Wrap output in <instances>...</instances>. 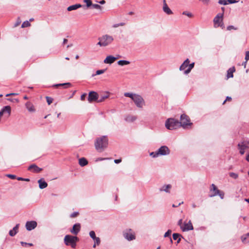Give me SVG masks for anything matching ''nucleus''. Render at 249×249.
<instances>
[{
    "label": "nucleus",
    "instance_id": "4d7b16f0",
    "mask_svg": "<svg viewBox=\"0 0 249 249\" xmlns=\"http://www.w3.org/2000/svg\"><path fill=\"white\" fill-rule=\"evenodd\" d=\"M18 95V93H9V94H7L6 95V97H8V96H12V95Z\"/></svg>",
    "mask_w": 249,
    "mask_h": 249
},
{
    "label": "nucleus",
    "instance_id": "6e6552de",
    "mask_svg": "<svg viewBox=\"0 0 249 249\" xmlns=\"http://www.w3.org/2000/svg\"><path fill=\"white\" fill-rule=\"evenodd\" d=\"M179 123L180 126H182L184 128H186L188 125H191L192 124L190 123L189 117L184 114L180 116V120Z\"/></svg>",
    "mask_w": 249,
    "mask_h": 249
},
{
    "label": "nucleus",
    "instance_id": "7ed1b4c3",
    "mask_svg": "<svg viewBox=\"0 0 249 249\" xmlns=\"http://www.w3.org/2000/svg\"><path fill=\"white\" fill-rule=\"evenodd\" d=\"M99 42L97 45L101 47H105L110 45L114 41V37L107 34L104 35L98 38Z\"/></svg>",
    "mask_w": 249,
    "mask_h": 249
},
{
    "label": "nucleus",
    "instance_id": "cd10ccee",
    "mask_svg": "<svg viewBox=\"0 0 249 249\" xmlns=\"http://www.w3.org/2000/svg\"><path fill=\"white\" fill-rule=\"evenodd\" d=\"M88 163V162L87 160L84 158H82L79 160V164L81 166H84L87 165Z\"/></svg>",
    "mask_w": 249,
    "mask_h": 249
},
{
    "label": "nucleus",
    "instance_id": "09e8293b",
    "mask_svg": "<svg viewBox=\"0 0 249 249\" xmlns=\"http://www.w3.org/2000/svg\"><path fill=\"white\" fill-rule=\"evenodd\" d=\"M78 212H74L71 214V217L72 218L75 217L78 215Z\"/></svg>",
    "mask_w": 249,
    "mask_h": 249
},
{
    "label": "nucleus",
    "instance_id": "bb28decb",
    "mask_svg": "<svg viewBox=\"0 0 249 249\" xmlns=\"http://www.w3.org/2000/svg\"><path fill=\"white\" fill-rule=\"evenodd\" d=\"M71 84L70 83H65L62 84H58L54 85L53 86L54 87H57L58 86H62L64 89H67L71 86Z\"/></svg>",
    "mask_w": 249,
    "mask_h": 249
},
{
    "label": "nucleus",
    "instance_id": "aec40b11",
    "mask_svg": "<svg viewBox=\"0 0 249 249\" xmlns=\"http://www.w3.org/2000/svg\"><path fill=\"white\" fill-rule=\"evenodd\" d=\"M137 117L136 116L128 115L124 118V120L128 123H132L136 120Z\"/></svg>",
    "mask_w": 249,
    "mask_h": 249
},
{
    "label": "nucleus",
    "instance_id": "4be33fe9",
    "mask_svg": "<svg viewBox=\"0 0 249 249\" xmlns=\"http://www.w3.org/2000/svg\"><path fill=\"white\" fill-rule=\"evenodd\" d=\"M189 63H190V60H189V59L188 58L186 59L180 66L179 70L180 71L185 70V69L187 67H188V66Z\"/></svg>",
    "mask_w": 249,
    "mask_h": 249
},
{
    "label": "nucleus",
    "instance_id": "6ab92c4d",
    "mask_svg": "<svg viewBox=\"0 0 249 249\" xmlns=\"http://www.w3.org/2000/svg\"><path fill=\"white\" fill-rule=\"evenodd\" d=\"M163 10L165 13H166L168 15H171L173 14L172 11L169 8L167 3H166L165 0H163Z\"/></svg>",
    "mask_w": 249,
    "mask_h": 249
},
{
    "label": "nucleus",
    "instance_id": "864d4df0",
    "mask_svg": "<svg viewBox=\"0 0 249 249\" xmlns=\"http://www.w3.org/2000/svg\"><path fill=\"white\" fill-rule=\"evenodd\" d=\"M245 59L246 61L249 60V51H247L246 53Z\"/></svg>",
    "mask_w": 249,
    "mask_h": 249
},
{
    "label": "nucleus",
    "instance_id": "49530a36",
    "mask_svg": "<svg viewBox=\"0 0 249 249\" xmlns=\"http://www.w3.org/2000/svg\"><path fill=\"white\" fill-rule=\"evenodd\" d=\"M171 231L170 230H168L167 232H166L164 235V237H167L169 236L171 233Z\"/></svg>",
    "mask_w": 249,
    "mask_h": 249
},
{
    "label": "nucleus",
    "instance_id": "3c124183",
    "mask_svg": "<svg viewBox=\"0 0 249 249\" xmlns=\"http://www.w3.org/2000/svg\"><path fill=\"white\" fill-rule=\"evenodd\" d=\"M201 1L204 4L208 5L209 3V0H199Z\"/></svg>",
    "mask_w": 249,
    "mask_h": 249
},
{
    "label": "nucleus",
    "instance_id": "2f4dec72",
    "mask_svg": "<svg viewBox=\"0 0 249 249\" xmlns=\"http://www.w3.org/2000/svg\"><path fill=\"white\" fill-rule=\"evenodd\" d=\"M25 106H26V108L28 109V110L29 111H30V112L34 111L35 109L34 108V107L31 103H30V102L26 103L25 104Z\"/></svg>",
    "mask_w": 249,
    "mask_h": 249
},
{
    "label": "nucleus",
    "instance_id": "6e6d98bb",
    "mask_svg": "<svg viewBox=\"0 0 249 249\" xmlns=\"http://www.w3.org/2000/svg\"><path fill=\"white\" fill-rule=\"evenodd\" d=\"M86 95H87V94H86V93H84V94H83L81 96V97H80L81 100L82 101L84 100H85V97H86Z\"/></svg>",
    "mask_w": 249,
    "mask_h": 249
},
{
    "label": "nucleus",
    "instance_id": "20e7f679",
    "mask_svg": "<svg viewBox=\"0 0 249 249\" xmlns=\"http://www.w3.org/2000/svg\"><path fill=\"white\" fill-rule=\"evenodd\" d=\"M79 241V238L77 236H72L71 235H66L64 239V241L66 245H71L72 248L76 246V243Z\"/></svg>",
    "mask_w": 249,
    "mask_h": 249
},
{
    "label": "nucleus",
    "instance_id": "052dcab7",
    "mask_svg": "<svg viewBox=\"0 0 249 249\" xmlns=\"http://www.w3.org/2000/svg\"><path fill=\"white\" fill-rule=\"evenodd\" d=\"M121 159H117V160H114V162L115 163H119L120 162H121Z\"/></svg>",
    "mask_w": 249,
    "mask_h": 249
},
{
    "label": "nucleus",
    "instance_id": "c85d7f7f",
    "mask_svg": "<svg viewBox=\"0 0 249 249\" xmlns=\"http://www.w3.org/2000/svg\"><path fill=\"white\" fill-rule=\"evenodd\" d=\"M194 66H195V63L193 62L191 64H189L188 66V69L184 71V74H188L192 70V69L194 67Z\"/></svg>",
    "mask_w": 249,
    "mask_h": 249
},
{
    "label": "nucleus",
    "instance_id": "37998d69",
    "mask_svg": "<svg viewBox=\"0 0 249 249\" xmlns=\"http://www.w3.org/2000/svg\"><path fill=\"white\" fill-rule=\"evenodd\" d=\"M21 21L19 18H18L17 19L16 22H15L14 24V27H16L18 26L21 23Z\"/></svg>",
    "mask_w": 249,
    "mask_h": 249
},
{
    "label": "nucleus",
    "instance_id": "603ef678",
    "mask_svg": "<svg viewBox=\"0 0 249 249\" xmlns=\"http://www.w3.org/2000/svg\"><path fill=\"white\" fill-rule=\"evenodd\" d=\"M227 30H231L232 29H233V30H236V28H235L232 25H230V26H229L227 27Z\"/></svg>",
    "mask_w": 249,
    "mask_h": 249
},
{
    "label": "nucleus",
    "instance_id": "c756f323",
    "mask_svg": "<svg viewBox=\"0 0 249 249\" xmlns=\"http://www.w3.org/2000/svg\"><path fill=\"white\" fill-rule=\"evenodd\" d=\"M130 63V61L124 60H120L117 62L118 65L121 66L129 65Z\"/></svg>",
    "mask_w": 249,
    "mask_h": 249
},
{
    "label": "nucleus",
    "instance_id": "72a5a7b5",
    "mask_svg": "<svg viewBox=\"0 0 249 249\" xmlns=\"http://www.w3.org/2000/svg\"><path fill=\"white\" fill-rule=\"evenodd\" d=\"M94 244L93 245V248H95L96 245H99L100 244V239L99 237H96L94 240Z\"/></svg>",
    "mask_w": 249,
    "mask_h": 249
},
{
    "label": "nucleus",
    "instance_id": "a18cd8bd",
    "mask_svg": "<svg viewBox=\"0 0 249 249\" xmlns=\"http://www.w3.org/2000/svg\"><path fill=\"white\" fill-rule=\"evenodd\" d=\"M46 100L49 105H50L53 102V99L50 97H46Z\"/></svg>",
    "mask_w": 249,
    "mask_h": 249
},
{
    "label": "nucleus",
    "instance_id": "0eeeda50",
    "mask_svg": "<svg viewBox=\"0 0 249 249\" xmlns=\"http://www.w3.org/2000/svg\"><path fill=\"white\" fill-rule=\"evenodd\" d=\"M223 20V13H218L213 19L214 27L217 28L221 27L222 28H224Z\"/></svg>",
    "mask_w": 249,
    "mask_h": 249
},
{
    "label": "nucleus",
    "instance_id": "5701e85b",
    "mask_svg": "<svg viewBox=\"0 0 249 249\" xmlns=\"http://www.w3.org/2000/svg\"><path fill=\"white\" fill-rule=\"evenodd\" d=\"M38 183H39V187L41 189H44L47 187L48 184L44 180H43L42 178L38 180Z\"/></svg>",
    "mask_w": 249,
    "mask_h": 249
},
{
    "label": "nucleus",
    "instance_id": "de8ad7c7",
    "mask_svg": "<svg viewBox=\"0 0 249 249\" xmlns=\"http://www.w3.org/2000/svg\"><path fill=\"white\" fill-rule=\"evenodd\" d=\"M6 176L8 178H10L11 179H15L16 178V176L15 175H12V174H7L6 175Z\"/></svg>",
    "mask_w": 249,
    "mask_h": 249
},
{
    "label": "nucleus",
    "instance_id": "f257e3e1",
    "mask_svg": "<svg viewBox=\"0 0 249 249\" xmlns=\"http://www.w3.org/2000/svg\"><path fill=\"white\" fill-rule=\"evenodd\" d=\"M124 96L130 98L138 108H142L145 105L144 100L139 94L130 92H125Z\"/></svg>",
    "mask_w": 249,
    "mask_h": 249
},
{
    "label": "nucleus",
    "instance_id": "c9c22d12",
    "mask_svg": "<svg viewBox=\"0 0 249 249\" xmlns=\"http://www.w3.org/2000/svg\"><path fill=\"white\" fill-rule=\"evenodd\" d=\"M30 25H31V24L28 21H25L22 23V24L21 25V27L22 28L27 27L30 26Z\"/></svg>",
    "mask_w": 249,
    "mask_h": 249
},
{
    "label": "nucleus",
    "instance_id": "ddd939ff",
    "mask_svg": "<svg viewBox=\"0 0 249 249\" xmlns=\"http://www.w3.org/2000/svg\"><path fill=\"white\" fill-rule=\"evenodd\" d=\"M237 146L241 155L244 154L245 150L249 148V146H247V144L245 142H242L238 144Z\"/></svg>",
    "mask_w": 249,
    "mask_h": 249
},
{
    "label": "nucleus",
    "instance_id": "a19ab883",
    "mask_svg": "<svg viewBox=\"0 0 249 249\" xmlns=\"http://www.w3.org/2000/svg\"><path fill=\"white\" fill-rule=\"evenodd\" d=\"M182 14L184 15L187 16V17H188L189 18H192L193 17V14L191 13L187 12V11H184L182 13Z\"/></svg>",
    "mask_w": 249,
    "mask_h": 249
},
{
    "label": "nucleus",
    "instance_id": "dca6fc26",
    "mask_svg": "<svg viewBox=\"0 0 249 249\" xmlns=\"http://www.w3.org/2000/svg\"><path fill=\"white\" fill-rule=\"evenodd\" d=\"M117 58L118 57H115L112 55H108L107 56L104 60V63L105 64H111L114 63Z\"/></svg>",
    "mask_w": 249,
    "mask_h": 249
},
{
    "label": "nucleus",
    "instance_id": "8fccbe9b",
    "mask_svg": "<svg viewBox=\"0 0 249 249\" xmlns=\"http://www.w3.org/2000/svg\"><path fill=\"white\" fill-rule=\"evenodd\" d=\"M17 179L18 180H24V181H29L30 180V179L29 178H23L21 177H18L17 178Z\"/></svg>",
    "mask_w": 249,
    "mask_h": 249
},
{
    "label": "nucleus",
    "instance_id": "4468645a",
    "mask_svg": "<svg viewBox=\"0 0 249 249\" xmlns=\"http://www.w3.org/2000/svg\"><path fill=\"white\" fill-rule=\"evenodd\" d=\"M25 226L27 230L31 231L36 228L37 223L35 221H27Z\"/></svg>",
    "mask_w": 249,
    "mask_h": 249
},
{
    "label": "nucleus",
    "instance_id": "9d476101",
    "mask_svg": "<svg viewBox=\"0 0 249 249\" xmlns=\"http://www.w3.org/2000/svg\"><path fill=\"white\" fill-rule=\"evenodd\" d=\"M98 98L99 95L96 92L92 91L89 92L88 98V100L89 103H91L95 101L97 102Z\"/></svg>",
    "mask_w": 249,
    "mask_h": 249
},
{
    "label": "nucleus",
    "instance_id": "9b49d317",
    "mask_svg": "<svg viewBox=\"0 0 249 249\" xmlns=\"http://www.w3.org/2000/svg\"><path fill=\"white\" fill-rule=\"evenodd\" d=\"M159 156H165L170 154V150L166 146H161L158 150Z\"/></svg>",
    "mask_w": 249,
    "mask_h": 249
},
{
    "label": "nucleus",
    "instance_id": "f8f14e48",
    "mask_svg": "<svg viewBox=\"0 0 249 249\" xmlns=\"http://www.w3.org/2000/svg\"><path fill=\"white\" fill-rule=\"evenodd\" d=\"M11 113V107L9 106L4 107L0 111V118L2 115H5L9 117Z\"/></svg>",
    "mask_w": 249,
    "mask_h": 249
},
{
    "label": "nucleus",
    "instance_id": "a878e982",
    "mask_svg": "<svg viewBox=\"0 0 249 249\" xmlns=\"http://www.w3.org/2000/svg\"><path fill=\"white\" fill-rule=\"evenodd\" d=\"M19 224H18L13 229V230L9 231V235L11 236H14L17 233L18 229Z\"/></svg>",
    "mask_w": 249,
    "mask_h": 249
},
{
    "label": "nucleus",
    "instance_id": "412c9836",
    "mask_svg": "<svg viewBox=\"0 0 249 249\" xmlns=\"http://www.w3.org/2000/svg\"><path fill=\"white\" fill-rule=\"evenodd\" d=\"M172 188V186L170 184L164 185L159 189L160 191H164L166 193L170 192V189Z\"/></svg>",
    "mask_w": 249,
    "mask_h": 249
},
{
    "label": "nucleus",
    "instance_id": "4c0bfd02",
    "mask_svg": "<svg viewBox=\"0 0 249 249\" xmlns=\"http://www.w3.org/2000/svg\"><path fill=\"white\" fill-rule=\"evenodd\" d=\"M105 71H106V70H97L96 71V73L95 74H93L92 76H94L96 75H100V74H103L105 72Z\"/></svg>",
    "mask_w": 249,
    "mask_h": 249
},
{
    "label": "nucleus",
    "instance_id": "680f3d73",
    "mask_svg": "<svg viewBox=\"0 0 249 249\" xmlns=\"http://www.w3.org/2000/svg\"><path fill=\"white\" fill-rule=\"evenodd\" d=\"M231 100V97H228H228H227V98H226V100H225V101H224V102H223V104H225V102H226V101H227V100H228V101H230V100Z\"/></svg>",
    "mask_w": 249,
    "mask_h": 249
},
{
    "label": "nucleus",
    "instance_id": "a211bd4d",
    "mask_svg": "<svg viewBox=\"0 0 249 249\" xmlns=\"http://www.w3.org/2000/svg\"><path fill=\"white\" fill-rule=\"evenodd\" d=\"M181 229H182V231H183L193 230V226L192 225L191 221L190 220L188 222V223H184V227H181Z\"/></svg>",
    "mask_w": 249,
    "mask_h": 249
},
{
    "label": "nucleus",
    "instance_id": "f704fd0d",
    "mask_svg": "<svg viewBox=\"0 0 249 249\" xmlns=\"http://www.w3.org/2000/svg\"><path fill=\"white\" fill-rule=\"evenodd\" d=\"M229 176L234 179H237L238 178V175L233 172H230Z\"/></svg>",
    "mask_w": 249,
    "mask_h": 249
},
{
    "label": "nucleus",
    "instance_id": "2eb2a0df",
    "mask_svg": "<svg viewBox=\"0 0 249 249\" xmlns=\"http://www.w3.org/2000/svg\"><path fill=\"white\" fill-rule=\"evenodd\" d=\"M81 226L79 223H76L73 226L72 229L71 230V233L77 235L80 231Z\"/></svg>",
    "mask_w": 249,
    "mask_h": 249
},
{
    "label": "nucleus",
    "instance_id": "338daca9",
    "mask_svg": "<svg viewBox=\"0 0 249 249\" xmlns=\"http://www.w3.org/2000/svg\"><path fill=\"white\" fill-rule=\"evenodd\" d=\"M68 42V39H64L63 40V44H65L66 43H67Z\"/></svg>",
    "mask_w": 249,
    "mask_h": 249
},
{
    "label": "nucleus",
    "instance_id": "1a4fd4ad",
    "mask_svg": "<svg viewBox=\"0 0 249 249\" xmlns=\"http://www.w3.org/2000/svg\"><path fill=\"white\" fill-rule=\"evenodd\" d=\"M123 235L125 239L128 241H132L136 238L134 232L131 229L125 231L123 233Z\"/></svg>",
    "mask_w": 249,
    "mask_h": 249
},
{
    "label": "nucleus",
    "instance_id": "58836bf2",
    "mask_svg": "<svg viewBox=\"0 0 249 249\" xmlns=\"http://www.w3.org/2000/svg\"><path fill=\"white\" fill-rule=\"evenodd\" d=\"M90 237L93 239L94 240L97 237H96L95 233L94 231H90L89 233Z\"/></svg>",
    "mask_w": 249,
    "mask_h": 249
},
{
    "label": "nucleus",
    "instance_id": "e2e57ef3",
    "mask_svg": "<svg viewBox=\"0 0 249 249\" xmlns=\"http://www.w3.org/2000/svg\"><path fill=\"white\" fill-rule=\"evenodd\" d=\"M183 202H181V203H179L178 205H176L175 204H173L172 205V207H177L178 206H179L180 205H181V204H183Z\"/></svg>",
    "mask_w": 249,
    "mask_h": 249
},
{
    "label": "nucleus",
    "instance_id": "5fc2aeb1",
    "mask_svg": "<svg viewBox=\"0 0 249 249\" xmlns=\"http://www.w3.org/2000/svg\"><path fill=\"white\" fill-rule=\"evenodd\" d=\"M227 2L229 3L232 4L237 2V1H236V0H227Z\"/></svg>",
    "mask_w": 249,
    "mask_h": 249
},
{
    "label": "nucleus",
    "instance_id": "473e14b6",
    "mask_svg": "<svg viewBox=\"0 0 249 249\" xmlns=\"http://www.w3.org/2000/svg\"><path fill=\"white\" fill-rule=\"evenodd\" d=\"M181 235L179 233H174L173 234V238L174 240H177V243H179L180 241V237Z\"/></svg>",
    "mask_w": 249,
    "mask_h": 249
},
{
    "label": "nucleus",
    "instance_id": "b1692460",
    "mask_svg": "<svg viewBox=\"0 0 249 249\" xmlns=\"http://www.w3.org/2000/svg\"><path fill=\"white\" fill-rule=\"evenodd\" d=\"M235 69L234 67L230 68L227 71V79L232 78L233 76V73L235 71Z\"/></svg>",
    "mask_w": 249,
    "mask_h": 249
},
{
    "label": "nucleus",
    "instance_id": "7c9ffc66",
    "mask_svg": "<svg viewBox=\"0 0 249 249\" xmlns=\"http://www.w3.org/2000/svg\"><path fill=\"white\" fill-rule=\"evenodd\" d=\"M109 92H107L105 95L101 96L99 99H98L97 102L101 103L105 101V99H107L109 97Z\"/></svg>",
    "mask_w": 249,
    "mask_h": 249
},
{
    "label": "nucleus",
    "instance_id": "393cba45",
    "mask_svg": "<svg viewBox=\"0 0 249 249\" xmlns=\"http://www.w3.org/2000/svg\"><path fill=\"white\" fill-rule=\"evenodd\" d=\"M81 7H82V5H81L80 4H76L69 6L67 8V10L69 11H71L72 10H76L77 9L80 8Z\"/></svg>",
    "mask_w": 249,
    "mask_h": 249
},
{
    "label": "nucleus",
    "instance_id": "f03ea898",
    "mask_svg": "<svg viewBox=\"0 0 249 249\" xmlns=\"http://www.w3.org/2000/svg\"><path fill=\"white\" fill-rule=\"evenodd\" d=\"M107 145L108 139L106 136L97 138L95 142V149L100 152H103Z\"/></svg>",
    "mask_w": 249,
    "mask_h": 249
},
{
    "label": "nucleus",
    "instance_id": "e433bc0d",
    "mask_svg": "<svg viewBox=\"0 0 249 249\" xmlns=\"http://www.w3.org/2000/svg\"><path fill=\"white\" fill-rule=\"evenodd\" d=\"M91 6L93 9H98V10L102 9V7L100 5L97 4H92V5Z\"/></svg>",
    "mask_w": 249,
    "mask_h": 249
},
{
    "label": "nucleus",
    "instance_id": "bf43d9fd",
    "mask_svg": "<svg viewBox=\"0 0 249 249\" xmlns=\"http://www.w3.org/2000/svg\"><path fill=\"white\" fill-rule=\"evenodd\" d=\"M247 238V236H246V235H245L244 236H242V237H241L242 241L243 242H245Z\"/></svg>",
    "mask_w": 249,
    "mask_h": 249
},
{
    "label": "nucleus",
    "instance_id": "39448f33",
    "mask_svg": "<svg viewBox=\"0 0 249 249\" xmlns=\"http://www.w3.org/2000/svg\"><path fill=\"white\" fill-rule=\"evenodd\" d=\"M165 126L168 129L173 130L179 127L180 124L178 120L173 118H169L165 122Z\"/></svg>",
    "mask_w": 249,
    "mask_h": 249
},
{
    "label": "nucleus",
    "instance_id": "423d86ee",
    "mask_svg": "<svg viewBox=\"0 0 249 249\" xmlns=\"http://www.w3.org/2000/svg\"><path fill=\"white\" fill-rule=\"evenodd\" d=\"M210 191V192L212 193V194L210 195V197H213L216 196H219L221 199L224 198L225 195L224 192L218 190L217 187L214 184H212L211 185Z\"/></svg>",
    "mask_w": 249,
    "mask_h": 249
},
{
    "label": "nucleus",
    "instance_id": "f3484780",
    "mask_svg": "<svg viewBox=\"0 0 249 249\" xmlns=\"http://www.w3.org/2000/svg\"><path fill=\"white\" fill-rule=\"evenodd\" d=\"M28 170L34 173H39L42 170V169L38 167L36 164H33L28 167Z\"/></svg>",
    "mask_w": 249,
    "mask_h": 249
},
{
    "label": "nucleus",
    "instance_id": "79ce46f5",
    "mask_svg": "<svg viewBox=\"0 0 249 249\" xmlns=\"http://www.w3.org/2000/svg\"><path fill=\"white\" fill-rule=\"evenodd\" d=\"M150 155L151 156H152L153 158H156V157H158L159 156V154H158V151H156V152H151L150 154Z\"/></svg>",
    "mask_w": 249,
    "mask_h": 249
},
{
    "label": "nucleus",
    "instance_id": "69168bd1",
    "mask_svg": "<svg viewBox=\"0 0 249 249\" xmlns=\"http://www.w3.org/2000/svg\"><path fill=\"white\" fill-rule=\"evenodd\" d=\"M21 244L22 246H24L27 245L28 243H27L26 242H21Z\"/></svg>",
    "mask_w": 249,
    "mask_h": 249
},
{
    "label": "nucleus",
    "instance_id": "0e129e2a",
    "mask_svg": "<svg viewBox=\"0 0 249 249\" xmlns=\"http://www.w3.org/2000/svg\"><path fill=\"white\" fill-rule=\"evenodd\" d=\"M242 142H245L247 144V146H248V145L249 144V140L244 141H242Z\"/></svg>",
    "mask_w": 249,
    "mask_h": 249
},
{
    "label": "nucleus",
    "instance_id": "c03bdc74",
    "mask_svg": "<svg viewBox=\"0 0 249 249\" xmlns=\"http://www.w3.org/2000/svg\"><path fill=\"white\" fill-rule=\"evenodd\" d=\"M218 3L224 5H226L228 4L227 0H219Z\"/></svg>",
    "mask_w": 249,
    "mask_h": 249
},
{
    "label": "nucleus",
    "instance_id": "774afa93",
    "mask_svg": "<svg viewBox=\"0 0 249 249\" xmlns=\"http://www.w3.org/2000/svg\"><path fill=\"white\" fill-rule=\"evenodd\" d=\"M105 2H106V1L104 0H102L100 1H99V3L101 4H104L105 3Z\"/></svg>",
    "mask_w": 249,
    "mask_h": 249
},
{
    "label": "nucleus",
    "instance_id": "13d9d810",
    "mask_svg": "<svg viewBox=\"0 0 249 249\" xmlns=\"http://www.w3.org/2000/svg\"><path fill=\"white\" fill-rule=\"evenodd\" d=\"M182 219L179 220V221H178V225L180 227V228L182 227Z\"/></svg>",
    "mask_w": 249,
    "mask_h": 249
},
{
    "label": "nucleus",
    "instance_id": "ea45409f",
    "mask_svg": "<svg viewBox=\"0 0 249 249\" xmlns=\"http://www.w3.org/2000/svg\"><path fill=\"white\" fill-rule=\"evenodd\" d=\"M84 2L86 3V5L88 8L90 7L92 5L91 0H84Z\"/></svg>",
    "mask_w": 249,
    "mask_h": 249
}]
</instances>
